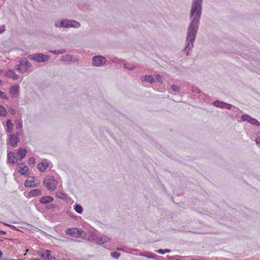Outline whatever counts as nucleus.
Returning <instances> with one entry per match:
<instances>
[{
    "mask_svg": "<svg viewBox=\"0 0 260 260\" xmlns=\"http://www.w3.org/2000/svg\"><path fill=\"white\" fill-rule=\"evenodd\" d=\"M203 0H192L190 11V23L188 26L184 50L193 47L202 14Z\"/></svg>",
    "mask_w": 260,
    "mask_h": 260,
    "instance_id": "obj_1",
    "label": "nucleus"
},
{
    "mask_svg": "<svg viewBox=\"0 0 260 260\" xmlns=\"http://www.w3.org/2000/svg\"><path fill=\"white\" fill-rule=\"evenodd\" d=\"M28 58L36 62L42 63L47 61L49 59L50 56L48 55H46L42 53H36L29 54Z\"/></svg>",
    "mask_w": 260,
    "mask_h": 260,
    "instance_id": "obj_2",
    "label": "nucleus"
},
{
    "mask_svg": "<svg viewBox=\"0 0 260 260\" xmlns=\"http://www.w3.org/2000/svg\"><path fill=\"white\" fill-rule=\"evenodd\" d=\"M31 67L30 63L25 58L19 60V64L15 67V69L23 73L28 71Z\"/></svg>",
    "mask_w": 260,
    "mask_h": 260,
    "instance_id": "obj_3",
    "label": "nucleus"
},
{
    "mask_svg": "<svg viewBox=\"0 0 260 260\" xmlns=\"http://www.w3.org/2000/svg\"><path fill=\"white\" fill-rule=\"evenodd\" d=\"M57 184V182L52 176L45 178L43 180V185L48 190H54Z\"/></svg>",
    "mask_w": 260,
    "mask_h": 260,
    "instance_id": "obj_4",
    "label": "nucleus"
},
{
    "mask_svg": "<svg viewBox=\"0 0 260 260\" xmlns=\"http://www.w3.org/2000/svg\"><path fill=\"white\" fill-rule=\"evenodd\" d=\"M107 59L102 55L94 56L92 58V63L95 67H100L106 63Z\"/></svg>",
    "mask_w": 260,
    "mask_h": 260,
    "instance_id": "obj_5",
    "label": "nucleus"
},
{
    "mask_svg": "<svg viewBox=\"0 0 260 260\" xmlns=\"http://www.w3.org/2000/svg\"><path fill=\"white\" fill-rule=\"evenodd\" d=\"M19 132H17L16 133L13 134H10L9 136L8 144L11 147H15L17 145V143L20 140L19 137Z\"/></svg>",
    "mask_w": 260,
    "mask_h": 260,
    "instance_id": "obj_6",
    "label": "nucleus"
},
{
    "mask_svg": "<svg viewBox=\"0 0 260 260\" xmlns=\"http://www.w3.org/2000/svg\"><path fill=\"white\" fill-rule=\"evenodd\" d=\"M17 170L22 175H27L28 168L25 164L19 163Z\"/></svg>",
    "mask_w": 260,
    "mask_h": 260,
    "instance_id": "obj_7",
    "label": "nucleus"
},
{
    "mask_svg": "<svg viewBox=\"0 0 260 260\" xmlns=\"http://www.w3.org/2000/svg\"><path fill=\"white\" fill-rule=\"evenodd\" d=\"M24 186L26 187L37 186V184L35 183V177L33 176L28 177L27 180L24 183Z\"/></svg>",
    "mask_w": 260,
    "mask_h": 260,
    "instance_id": "obj_8",
    "label": "nucleus"
},
{
    "mask_svg": "<svg viewBox=\"0 0 260 260\" xmlns=\"http://www.w3.org/2000/svg\"><path fill=\"white\" fill-rule=\"evenodd\" d=\"M95 243L99 244H103L109 241L110 239L106 236H96L94 239Z\"/></svg>",
    "mask_w": 260,
    "mask_h": 260,
    "instance_id": "obj_9",
    "label": "nucleus"
},
{
    "mask_svg": "<svg viewBox=\"0 0 260 260\" xmlns=\"http://www.w3.org/2000/svg\"><path fill=\"white\" fill-rule=\"evenodd\" d=\"M19 86L15 84L10 88V92L14 97H17L19 94Z\"/></svg>",
    "mask_w": 260,
    "mask_h": 260,
    "instance_id": "obj_10",
    "label": "nucleus"
},
{
    "mask_svg": "<svg viewBox=\"0 0 260 260\" xmlns=\"http://www.w3.org/2000/svg\"><path fill=\"white\" fill-rule=\"evenodd\" d=\"M7 157L9 162L14 164L17 162V158L16 157L15 154L14 152H8L7 154Z\"/></svg>",
    "mask_w": 260,
    "mask_h": 260,
    "instance_id": "obj_11",
    "label": "nucleus"
},
{
    "mask_svg": "<svg viewBox=\"0 0 260 260\" xmlns=\"http://www.w3.org/2000/svg\"><path fill=\"white\" fill-rule=\"evenodd\" d=\"M6 75L7 77L12 78L14 80H17L19 78L18 75H17L12 70H8L6 72Z\"/></svg>",
    "mask_w": 260,
    "mask_h": 260,
    "instance_id": "obj_12",
    "label": "nucleus"
},
{
    "mask_svg": "<svg viewBox=\"0 0 260 260\" xmlns=\"http://www.w3.org/2000/svg\"><path fill=\"white\" fill-rule=\"evenodd\" d=\"M60 60L62 62L76 61L77 59H73V56L70 54L62 55L60 57Z\"/></svg>",
    "mask_w": 260,
    "mask_h": 260,
    "instance_id": "obj_13",
    "label": "nucleus"
},
{
    "mask_svg": "<svg viewBox=\"0 0 260 260\" xmlns=\"http://www.w3.org/2000/svg\"><path fill=\"white\" fill-rule=\"evenodd\" d=\"M53 201V198L51 196H45L40 199V202L43 204L51 203Z\"/></svg>",
    "mask_w": 260,
    "mask_h": 260,
    "instance_id": "obj_14",
    "label": "nucleus"
},
{
    "mask_svg": "<svg viewBox=\"0 0 260 260\" xmlns=\"http://www.w3.org/2000/svg\"><path fill=\"white\" fill-rule=\"evenodd\" d=\"M40 256L44 259H48L51 258L50 251L49 250H43L40 252Z\"/></svg>",
    "mask_w": 260,
    "mask_h": 260,
    "instance_id": "obj_15",
    "label": "nucleus"
},
{
    "mask_svg": "<svg viewBox=\"0 0 260 260\" xmlns=\"http://www.w3.org/2000/svg\"><path fill=\"white\" fill-rule=\"evenodd\" d=\"M17 159L19 160H21L23 158H24L26 153V150L22 148H20L19 151L17 152Z\"/></svg>",
    "mask_w": 260,
    "mask_h": 260,
    "instance_id": "obj_16",
    "label": "nucleus"
},
{
    "mask_svg": "<svg viewBox=\"0 0 260 260\" xmlns=\"http://www.w3.org/2000/svg\"><path fill=\"white\" fill-rule=\"evenodd\" d=\"M6 126L7 127V132L11 133L13 128L14 124L9 119L7 120Z\"/></svg>",
    "mask_w": 260,
    "mask_h": 260,
    "instance_id": "obj_17",
    "label": "nucleus"
},
{
    "mask_svg": "<svg viewBox=\"0 0 260 260\" xmlns=\"http://www.w3.org/2000/svg\"><path fill=\"white\" fill-rule=\"evenodd\" d=\"M41 190L40 189H35L28 193L29 196L31 197H36L41 194Z\"/></svg>",
    "mask_w": 260,
    "mask_h": 260,
    "instance_id": "obj_18",
    "label": "nucleus"
},
{
    "mask_svg": "<svg viewBox=\"0 0 260 260\" xmlns=\"http://www.w3.org/2000/svg\"><path fill=\"white\" fill-rule=\"evenodd\" d=\"M69 24L71 25V27L79 28L81 26L80 23L75 20L69 19Z\"/></svg>",
    "mask_w": 260,
    "mask_h": 260,
    "instance_id": "obj_19",
    "label": "nucleus"
},
{
    "mask_svg": "<svg viewBox=\"0 0 260 260\" xmlns=\"http://www.w3.org/2000/svg\"><path fill=\"white\" fill-rule=\"evenodd\" d=\"M47 167H48V165L45 164L43 162L39 163L37 166L38 170H40L42 172H44L46 170Z\"/></svg>",
    "mask_w": 260,
    "mask_h": 260,
    "instance_id": "obj_20",
    "label": "nucleus"
},
{
    "mask_svg": "<svg viewBox=\"0 0 260 260\" xmlns=\"http://www.w3.org/2000/svg\"><path fill=\"white\" fill-rule=\"evenodd\" d=\"M143 80L152 83L155 80L152 75H146L143 77Z\"/></svg>",
    "mask_w": 260,
    "mask_h": 260,
    "instance_id": "obj_21",
    "label": "nucleus"
},
{
    "mask_svg": "<svg viewBox=\"0 0 260 260\" xmlns=\"http://www.w3.org/2000/svg\"><path fill=\"white\" fill-rule=\"evenodd\" d=\"M76 231H77V228H70V229H67L66 230L65 232L66 234H67L68 235L75 236V235L76 234Z\"/></svg>",
    "mask_w": 260,
    "mask_h": 260,
    "instance_id": "obj_22",
    "label": "nucleus"
},
{
    "mask_svg": "<svg viewBox=\"0 0 260 260\" xmlns=\"http://www.w3.org/2000/svg\"><path fill=\"white\" fill-rule=\"evenodd\" d=\"M85 235V233L82 229L77 228V231H76V234L75 235V237H84Z\"/></svg>",
    "mask_w": 260,
    "mask_h": 260,
    "instance_id": "obj_23",
    "label": "nucleus"
},
{
    "mask_svg": "<svg viewBox=\"0 0 260 260\" xmlns=\"http://www.w3.org/2000/svg\"><path fill=\"white\" fill-rule=\"evenodd\" d=\"M145 257L148 258H152L156 259V257H157V255H155V254L152 253L150 252L147 251L146 252Z\"/></svg>",
    "mask_w": 260,
    "mask_h": 260,
    "instance_id": "obj_24",
    "label": "nucleus"
},
{
    "mask_svg": "<svg viewBox=\"0 0 260 260\" xmlns=\"http://www.w3.org/2000/svg\"><path fill=\"white\" fill-rule=\"evenodd\" d=\"M224 104V102L219 101H216L213 103L214 106L221 108H223Z\"/></svg>",
    "mask_w": 260,
    "mask_h": 260,
    "instance_id": "obj_25",
    "label": "nucleus"
},
{
    "mask_svg": "<svg viewBox=\"0 0 260 260\" xmlns=\"http://www.w3.org/2000/svg\"><path fill=\"white\" fill-rule=\"evenodd\" d=\"M50 52H51L53 54H63L65 52H66V50L64 49H61L60 50H50L49 51Z\"/></svg>",
    "mask_w": 260,
    "mask_h": 260,
    "instance_id": "obj_26",
    "label": "nucleus"
},
{
    "mask_svg": "<svg viewBox=\"0 0 260 260\" xmlns=\"http://www.w3.org/2000/svg\"><path fill=\"white\" fill-rule=\"evenodd\" d=\"M74 209L75 211L79 214H81L83 212L82 207L79 204H76Z\"/></svg>",
    "mask_w": 260,
    "mask_h": 260,
    "instance_id": "obj_27",
    "label": "nucleus"
},
{
    "mask_svg": "<svg viewBox=\"0 0 260 260\" xmlns=\"http://www.w3.org/2000/svg\"><path fill=\"white\" fill-rule=\"evenodd\" d=\"M63 21V28H71V25L69 24V19H62Z\"/></svg>",
    "mask_w": 260,
    "mask_h": 260,
    "instance_id": "obj_28",
    "label": "nucleus"
},
{
    "mask_svg": "<svg viewBox=\"0 0 260 260\" xmlns=\"http://www.w3.org/2000/svg\"><path fill=\"white\" fill-rule=\"evenodd\" d=\"M249 123H250L251 124H252L253 125L260 126V122L258 121H257L256 119L252 118V117L251 119H250Z\"/></svg>",
    "mask_w": 260,
    "mask_h": 260,
    "instance_id": "obj_29",
    "label": "nucleus"
},
{
    "mask_svg": "<svg viewBox=\"0 0 260 260\" xmlns=\"http://www.w3.org/2000/svg\"><path fill=\"white\" fill-rule=\"evenodd\" d=\"M54 25L57 28H63V21L61 20L60 21H57L55 22Z\"/></svg>",
    "mask_w": 260,
    "mask_h": 260,
    "instance_id": "obj_30",
    "label": "nucleus"
},
{
    "mask_svg": "<svg viewBox=\"0 0 260 260\" xmlns=\"http://www.w3.org/2000/svg\"><path fill=\"white\" fill-rule=\"evenodd\" d=\"M123 67L125 69H127L129 70H133L135 68V67L132 64H129L125 63H123Z\"/></svg>",
    "mask_w": 260,
    "mask_h": 260,
    "instance_id": "obj_31",
    "label": "nucleus"
},
{
    "mask_svg": "<svg viewBox=\"0 0 260 260\" xmlns=\"http://www.w3.org/2000/svg\"><path fill=\"white\" fill-rule=\"evenodd\" d=\"M7 114V111L5 109V108L0 105V115L1 116H5Z\"/></svg>",
    "mask_w": 260,
    "mask_h": 260,
    "instance_id": "obj_32",
    "label": "nucleus"
},
{
    "mask_svg": "<svg viewBox=\"0 0 260 260\" xmlns=\"http://www.w3.org/2000/svg\"><path fill=\"white\" fill-rule=\"evenodd\" d=\"M242 119L244 121H247L248 122H250V119L251 118V117L247 115H243L241 117Z\"/></svg>",
    "mask_w": 260,
    "mask_h": 260,
    "instance_id": "obj_33",
    "label": "nucleus"
},
{
    "mask_svg": "<svg viewBox=\"0 0 260 260\" xmlns=\"http://www.w3.org/2000/svg\"><path fill=\"white\" fill-rule=\"evenodd\" d=\"M15 126H16V128L18 130L22 128V122L19 121H17L16 123Z\"/></svg>",
    "mask_w": 260,
    "mask_h": 260,
    "instance_id": "obj_34",
    "label": "nucleus"
},
{
    "mask_svg": "<svg viewBox=\"0 0 260 260\" xmlns=\"http://www.w3.org/2000/svg\"><path fill=\"white\" fill-rule=\"evenodd\" d=\"M171 88L174 91H175V92H178V91H179V90H180V88L177 85H176L174 84L172 85L171 86Z\"/></svg>",
    "mask_w": 260,
    "mask_h": 260,
    "instance_id": "obj_35",
    "label": "nucleus"
},
{
    "mask_svg": "<svg viewBox=\"0 0 260 260\" xmlns=\"http://www.w3.org/2000/svg\"><path fill=\"white\" fill-rule=\"evenodd\" d=\"M35 163V158L33 157H30L28 159V164L30 166V165H34Z\"/></svg>",
    "mask_w": 260,
    "mask_h": 260,
    "instance_id": "obj_36",
    "label": "nucleus"
},
{
    "mask_svg": "<svg viewBox=\"0 0 260 260\" xmlns=\"http://www.w3.org/2000/svg\"><path fill=\"white\" fill-rule=\"evenodd\" d=\"M111 256L115 258H118L120 254L117 252H113L111 253Z\"/></svg>",
    "mask_w": 260,
    "mask_h": 260,
    "instance_id": "obj_37",
    "label": "nucleus"
},
{
    "mask_svg": "<svg viewBox=\"0 0 260 260\" xmlns=\"http://www.w3.org/2000/svg\"><path fill=\"white\" fill-rule=\"evenodd\" d=\"M0 97L4 99H8V97L1 90H0Z\"/></svg>",
    "mask_w": 260,
    "mask_h": 260,
    "instance_id": "obj_38",
    "label": "nucleus"
},
{
    "mask_svg": "<svg viewBox=\"0 0 260 260\" xmlns=\"http://www.w3.org/2000/svg\"><path fill=\"white\" fill-rule=\"evenodd\" d=\"M156 82H159L160 83H162V80L161 79V77L159 75H157L156 76Z\"/></svg>",
    "mask_w": 260,
    "mask_h": 260,
    "instance_id": "obj_39",
    "label": "nucleus"
},
{
    "mask_svg": "<svg viewBox=\"0 0 260 260\" xmlns=\"http://www.w3.org/2000/svg\"><path fill=\"white\" fill-rule=\"evenodd\" d=\"M232 105L224 103L223 108L226 109H231L232 108Z\"/></svg>",
    "mask_w": 260,
    "mask_h": 260,
    "instance_id": "obj_40",
    "label": "nucleus"
},
{
    "mask_svg": "<svg viewBox=\"0 0 260 260\" xmlns=\"http://www.w3.org/2000/svg\"><path fill=\"white\" fill-rule=\"evenodd\" d=\"M155 252L161 254H165V251L163 249L156 250L155 251Z\"/></svg>",
    "mask_w": 260,
    "mask_h": 260,
    "instance_id": "obj_41",
    "label": "nucleus"
},
{
    "mask_svg": "<svg viewBox=\"0 0 260 260\" xmlns=\"http://www.w3.org/2000/svg\"><path fill=\"white\" fill-rule=\"evenodd\" d=\"M5 31V27L4 25H3L2 26H1V27L0 28V33L1 34H2L3 33L4 31Z\"/></svg>",
    "mask_w": 260,
    "mask_h": 260,
    "instance_id": "obj_42",
    "label": "nucleus"
},
{
    "mask_svg": "<svg viewBox=\"0 0 260 260\" xmlns=\"http://www.w3.org/2000/svg\"><path fill=\"white\" fill-rule=\"evenodd\" d=\"M112 61L113 62L118 63L120 61V60L116 58H113L112 59Z\"/></svg>",
    "mask_w": 260,
    "mask_h": 260,
    "instance_id": "obj_43",
    "label": "nucleus"
},
{
    "mask_svg": "<svg viewBox=\"0 0 260 260\" xmlns=\"http://www.w3.org/2000/svg\"><path fill=\"white\" fill-rule=\"evenodd\" d=\"M147 251H144V252H141L139 255L140 256H145V255H146V252Z\"/></svg>",
    "mask_w": 260,
    "mask_h": 260,
    "instance_id": "obj_44",
    "label": "nucleus"
},
{
    "mask_svg": "<svg viewBox=\"0 0 260 260\" xmlns=\"http://www.w3.org/2000/svg\"><path fill=\"white\" fill-rule=\"evenodd\" d=\"M58 198H64L65 197H66V195L64 194H61V196H57Z\"/></svg>",
    "mask_w": 260,
    "mask_h": 260,
    "instance_id": "obj_45",
    "label": "nucleus"
},
{
    "mask_svg": "<svg viewBox=\"0 0 260 260\" xmlns=\"http://www.w3.org/2000/svg\"><path fill=\"white\" fill-rule=\"evenodd\" d=\"M164 251H165V253H169L171 251V250L169 249H166L165 250H164Z\"/></svg>",
    "mask_w": 260,
    "mask_h": 260,
    "instance_id": "obj_46",
    "label": "nucleus"
},
{
    "mask_svg": "<svg viewBox=\"0 0 260 260\" xmlns=\"http://www.w3.org/2000/svg\"><path fill=\"white\" fill-rule=\"evenodd\" d=\"M4 234V235H5L6 234V232H5V231H1L0 230V234Z\"/></svg>",
    "mask_w": 260,
    "mask_h": 260,
    "instance_id": "obj_47",
    "label": "nucleus"
},
{
    "mask_svg": "<svg viewBox=\"0 0 260 260\" xmlns=\"http://www.w3.org/2000/svg\"><path fill=\"white\" fill-rule=\"evenodd\" d=\"M139 250L137 249H132V251H138Z\"/></svg>",
    "mask_w": 260,
    "mask_h": 260,
    "instance_id": "obj_48",
    "label": "nucleus"
},
{
    "mask_svg": "<svg viewBox=\"0 0 260 260\" xmlns=\"http://www.w3.org/2000/svg\"><path fill=\"white\" fill-rule=\"evenodd\" d=\"M117 250H119V251H122V250H122V248H117Z\"/></svg>",
    "mask_w": 260,
    "mask_h": 260,
    "instance_id": "obj_49",
    "label": "nucleus"
},
{
    "mask_svg": "<svg viewBox=\"0 0 260 260\" xmlns=\"http://www.w3.org/2000/svg\"><path fill=\"white\" fill-rule=\"evenodd\" d=\"M259 140H260V139H259V140L256 139V144H258V143H259Z\"/></svg>",
    "mask_w": 260,
    "mask_h": 260,
    "instance_id": "obj_50",
    "label": "nucleus"
},
{
    "mask_svg": "<svg viewBox=\"0 0 260 260\" xmlns=\"http://www.w3.org/2000/svg\"><path fill=\"white\" fill-rule=\"evenodd\" d=\"M3 253L0 250V257L2 256Z\"/></svg>",
    "mask_w": 260,
    "mask_h": 260,
    "instance_id": "obj_51",
    "label": "nucleus"
},
{
    "mask_svg": "<svg viewBox=\"0 0 260 260\" xmlns=\"http://www.w3.org/2000/svg\"><path fill=\"white\" fill-rule=\"evenodd\" d=\"M4 224H5V225H7V226H11V225L8 224H7V223H5Z\"/></svg>",
    "mask_w": 260,
    "mask_h": 260,
    "instance_id": "obj_52",
    "label": "nucleus"
},
{
    "mask_svg": "<svg viewBox=\"0 0 260 260\" xmlns=\"http://www.w3.org/2000/svg\"><path fill=\"white\" fill-rule=\"evenodd\" d=\"M186 55H188V50L187 51Z\"/></svg>",
    "mask_w": 260,
    "mask_h": 260,
    "instance_id": "obj_53",
    "label": "nucleus"
},
{
    "mask_svg": "<svg viewBox=\"0 0 260 260\" xmlns=\"http://www.w3.org/2000/svg\"><path fill=\"white\" fill-rule=\"evenodd\" d=\"M2 71L0 70V75L2 74Z\"/></svg>",
    "mask_w": 260,
    "mask_h": 260,
    "instance_id": "obj_54",
    "label": "nucleus"
}]
</instances>
